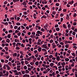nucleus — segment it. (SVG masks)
Listing matches in <instances>:
<instances>
[{
  "label": "nucleus",
  "instance_id": "1",
  "mask_svg": "<svg viewBox=\"0 0 77 77\" xmlns=\"http://www.w3.org/2000/svg\"><path fill=\"white\" fill-rule=\"evenodd\" d=\"M42 51H45L44 54V55H45L47 54V52L46 51L47 50L44 48H43L42 49Z\"/></svg>",
  "mask_w": 77,
  "mask_h": 77
},
{
  "label": "nucleus",
  "instance_id": "2",
  "mask_svg": "<svg viewBox=\"0 0 77 77\" xmlns=\"http://www.w3.org/2000/svg\"><path fill=\"white\" fill-rule=\"evenodd\" d=\"M42 48H47V44L43 45L42 46Z\"/></svg>",
  "mask_w": 77,
  "mask_h": 77
},
{
  "label": "nucleus",
  "instance_id": "3",
  "mask_svg": "<svg viewBox=\"0 0 77 77\" xmlns=\"http://www.w3.org/2000/svg\"><path fill=\"white\" fill-rule=\"evenodd\" d=\"M74 3V1H72L71 2H68V4H69V5H72Z\"/></svg>",
  "mask_w": 77,
  "mask_h": 77
},
{
  "label": "nucleus",
  "instance_id": "4",
  "mask_svg": "<svg viewBox=\"0 0 77 77\" xmlns=\"http://www.w3.org/2000/svg\"><path fill=\"white\" fill-rule=\"evenodd\" d=\"M23 77H30V75L28 74H25L23 75Z\"/></svg>",
  "mask_w": 77,
  "mask_h": 77
},
{
  "label": "nucleus",
  "instance_id": "5",
  "mask_svg": "<svg viewBox=\"0 0 77 77\" xmlns=\"http://www.w3.org/2000/svg\"><path fill=\"white\" fill-rule=\"evenodd\" d=\"M6 65V66L7 67V69L8 70H9L10 69V67L8 66V65H6Z\"/></svg>",
  "mask_w": 77,
  "mask_h": 77
},
{
  "label": "nucleus",
  "instance_id": "6",
  "mask_svg": "<svg viewBox=\"0 0 77 77\" xmlns=\"http://www.w3.org/2000/svg\"><path fill=\"white\" fill-rule=\"evenodd\" d=\"M17 56V53H14L13 54V57H16Z\"/></svg>",
  "mask_w": 77,
  "mask_h": 77
},
{
  "label": "nucleus",
  "instance_id": "7",
  "mask_svg": "<svg viewBox=\"0 0 77 77\" xmlns=\"http://www.w3.org/2000/svg\"><path fill=\"white\" fill-rule=\"evenodd\" d=\"M56 60H57V61H59V60H60V57H59V56L57 57Z\"/></svg>",
  "mask_w": 77,
  "mask_h": 77
},
{
  "label": "nucleus",
  "instance_id": "8",
  "mask_svg": "<svg viewBox=\"0 0 77 77\" xmlns=\"http://www.w3.org/2000/svg\"><path fill=\"white\" fill-rule=\"evenodd\" d=\"M7 42H8V43H9L10 42V40L9 39V38H7L6 41Z\"/></svg>",
  "mask_w": 77,
  "mask_h": 77
},
{
  "label": "nucleus",
  "instance_id": "9",
  "mask_svg": "<svg viewBox=\"0 0 77 77\" xmlns=\"http://www.w3.org/2000/svg\"><path fill=\"white\" fill-rule=\"evenodd\" d=\"M63 28L65 29H67V28L66 27V25H65V24H63Z\"/></svg>",
  "mask_w": 77,
  "mask_h": 77
},
{
  "label": "nucleus",
  "instance_id": "10",
  "mask_svg": "<svg viewBox=\"0 0 77 77\" xmlns=\"http://www.w3.org/2000/svg\"><path fill=\"white\" fill-rule=\"evenodd\" d=\"M50 65L51 67H52L53 66H54V63H50Z\"/></svg>",
  "mask_w": 77,
  "mask_h": 77
},
{
  "label": "nucleus",
  "instance_id": "11",
  "mask_svg": "<svg viewBox=\"0 0 77 77\" xmlns=\"http://www.w3.org/2000/svg\"><path fill=\"white\" fill-rule=\"evenodd\" d=\"M25 72L26 74H29V71H28L27 70H26Z\"/></svg>",
  "mask_w": 77,
  "mask_h": 77
},
{
  "label": "nucleus",
  "instance_id": "12",
  "mask_svg": "<svg viewBox=\"0 0 77 77\" xmlns=\"http://www.w3.org/2000/svg\"><path fill=\"white\" fill-rule=\"evenodd\" d=\"M65 60L66 62H68V61L69 60V59L68 58H65Z\"/></svg>",
  "mask_w": 77,
  "mask_h": 77
},
{
  "label": "nucleus",
  "instance_id": "13",
  "mask_svg": "<svg viewBox=\"0 0 77 77\" xmlns=\"http://www.w3.org/2000/svg\"><path fill=\"white\" fill-rule=\"evenodd\" d=\"M56 31H57L58 32H59L60 30V29H59V28L58 27L56 28Z\"/></svg>",
  "mask_w": 77,
  "mask_h": 77
},
{
  "label": "nucleus",
  "instance_id": "14",
  "mask_svg": "<svg viewBox=\"0 0 77 77\" xmlns=\"http://www.w3.org/2000/svg\"><path fill=\"white\" fill-rule=\"evenodd\" d=\"M35 65H36L37 66H38V65H39V62L37 61L35 63Z\"/></svg>",
  "mask_w": 77,
  "mask_h": 77
},
{
  "label": "nucleus",
  "instance_id": "15",
  "mask_svg": "<svg viewBox=\"0 0 77 77\" xmlns=\"http://www.w3.org/2000/svg\"><path fill=\"white\" fill-rule=\"evenodd\" d=\"M16 24L17 26H20V25H21V23L19 22H17Z\"/></svg>",
  "mask_w": 77,
  "mask_h": 77
},
{
  "label": "nucleus",
  "instance_id": "16",
  "mask_svg": "<svg viewBox=\"0 0 77 77\" xmlns=\"http://www.w3.org/2000/svg\"><path fill=\"white\" fill-rule=\"evenodd\" d=\"M61 64L62 66H63V65H65V62L61 63Z\"/></svg>",
  "mask_w": 77,
  "mask_h": 77
},
{
  "label": "nucleus",
  "instance_id": "17",
  "mask_svg": "<svg viewBox=\"0 0 77 77\" xmlns=\"http://www.w3.org/2000/svg\"><path fill=\"white\" fill-rule=\"evenodd\" d=\"M19 0H13V2H14V3H15L16 2H19Z\"/></svg>",
  "mask_w": 77,
  "mask_h": 77
},
{
  "label": "nucleus",
  "instance_id": "18",
  "mask_svg": "<svg viewBox=\"0 0 77 77\" xmlns=\"http://www.w3.org/2000/svg\"><path fill=\"white\" fill-rule=\"evenodd\" d=\"M28 63H29L28 61L27 60H25V64H26V65H27V64H28Z\"/></svg>",
  "mask_w": 77,
  "mask_h": 77
},
{
  "label": "nucleus",
  "instance_id": "19",
  "mask_svg": "<svg viewBox=\"0 0 77 77\" xmlns=\"http://www.w3.org/2000/svg\"><path fill=\"white\" fill-rule=\"evenodd\" d=\"M62 11V7H60L59 9H58V11Z\"/></svg>",
  "mask_w": 77,
  "mask_h": 77
},
{
  "label": "nucleus",
  "instance_id": "20",
  "mask_svg": "<svg viewBox=\"0 0 77 77\" xmlns=\"http://www.w3.org/2000/svg\"><path fill=\"white\" fill-rule=\"evenodd\" d=\"M22 5H27V3H26V2H24L22 3Z\"/></svg>",
  "mask_w": 77,
  "mask_h": 77
},
{
  "label": "nucleus",
  "instance_id": "21",
  "mask_svg": "<svg viewBox=\"0 0 77 77\" xmlns=\"http://www.w3.org/2000/svg\"><path fill=\"white\" fill-rule=\"evenodd\" d=\"M3 69H6V65H4L3 67Z\"/></svg>",
  "mask_w": 77,
  "mask_h": 77
},
{
  "label": "nucleus",
  "instance_id": "22",
  "mask_svg": "<svg viewBox=\"0 0 77 77\" xmlns=\"http://www.w3.org/2000/svg\"><path fill=\"white\" fill-rule=\"evenodd\" d=\"M69 47V45L68 44H67L65 45V47L66 48H68Z\"/></svg>",
  "mask_w": 77,
  "mask_h": 77
},
{
  "label": "nucleus",
  "instance_id": "23",
  "mask_svg": "<svg viewBox=\"0 0 77 77\" xmlns=\"http://www.w3.org/2000/svg\"><path fill=\"white\" fill-rule=\"evenodd\" d=\"M4 25H5V26H7L8 25V22H5L4 23Z\"/></svg>",
  "mask_w": 77,
  "mask_h": 77
},
{
  "label": "nucleus",
  "instance_id": "24",
  "mask_svg": "<svg viewBox=\"0 0 77 77\" xmlns=\"http://www.w3.org/2000/svg\"><path fill=\"white\" fill-rule=\"evenodd\" d=\"M76 33L75 32H73L72 33V35H74V36H75V34H76Z\"/></svg>",
  "mask_w": 77,
  "mask_h": 77
},
{
  "label": "nucleus",
  "instance_id": "25",
  "mask_svg": "<svg viewBox=\"0 0 77 77\" xmlns=\"http://www.w3.org/2000/svg\"><path fill=\"white\" fill-rule=\"evenodd\" d=\"M56 14V11H53L52 12V14H53V15H55Z\"/></svg>",
  "mask_w": 77,
  "mask_h": 77
},
{
  "label": "nucleus",
  "instance_id": "26",
  "mask_svg": "<svg viewBox=\"0 0 77 77\" xmlns=\"http://www.w3.org/2000/svg\"><path fill=\"white\" fill-rule=\"evenodd\" d=\"M8 64L9 65H11V66H12V65H11L12 64V63H11V62H9Z\"/></svg>",
  "mask_w": 77,
  "mask_h": 77
},
{
  "label": "nucleus",
  "instance_id": "27",
  "mask_svg": "<svg viewBox=\"0 0 77 77\" xmlns=\"http://www.w3.org/2000/svg\"><path fill=\"white\" fill-rule=\"evenodd\" d=\"M7 38H11V35H7Z\"/></svg>",
  "mask_w": 77,
  "mask_h": 77
},
{
  "label": "nucleus",
  "instance_id": "28",
  "mask_svg": "<svg viewBox=\"0 0 77 77\" xmlns=\"http://www.w3.org/2000/svg\"><path fill=\"white\" fill-rule=\"evenodd\" d=\"M53 56L52 55H51L50 56H49V59H51L52 57H53Z\"/></svg>",
  "mask_w": 77,
  "mask_h": 77
},
{
  "label": "nucleus",
  "instance_id": "29",
  "mask_svg": "<svg viewBox=\"0 0 77 77\" xmlns=\"http://www.w3.org/2000/svg\"><path fill=\"white\" fill-rule=\"evenodd\" d=\"M24 69H27V66H24Z\"/></svg>",
  "mask_w": 77,
  "mask_h": 77
},
{
  "label": "nucleus",
  "instance_id": "30",
  "mask_svg": "<svg viewBox=\"0 0 77 77\" xmlns=\"http://www.w3.org/2000/svg\"><path fill=\"white\" fill-rule=\"evenodd\" d=\"M37 51H37V50H36L34 51V54H36V53H37Z\"/></svg>",
  "mask_w": 77,
  "mask_h": 77
},
{
  "label": "nucleus",
  "instance_id": "31",
  "mask_svg": "<svg viewBox=\"0 0 77 77\" xmlns=\"http://www.w3.org/2000/svg\"><path fill=\"white\" fill-rule=\"evenodd\" d=\"M67 27L68 28H71V25L69 24L67 26Z\"/></svg>",
  "mask_w": 77,
  "mask_h": 77
},
{
  "label": "nucleus",
  "instance_id": "32",
  "mask_svg": "<svg viewBox=\"0 0 77 77\" xmlns=\"http://www.w3.org/2000/svg\"><path fill=\"white\" fill-rule=\"evenodd\" d=\"M5 74H6V76H8L9 75V72H8V71H7Z\"/></svg>",
  "mask_w": 77,
  "mask_h": 77
},
{
  "label": "nucleus",
  "instance_id": "33",
  "mask_svg": "<svg viewBox=\"0 0 77 77\" xmlns=\"http://www.w3.org/2000/svg\"><path fill=\"white\" fill-rule=\"evenodd\" d=\"M23 13H24V15H27V14H28L27 12L26 11L24 12H23Z\"/></svg>",
  "mask_w": 77,
  "mask_h": 77
},
{
  "label": "nucleus",
  "instance_id": "34",
  "mask_svg": "<svg viewBox=\"0 0 77 77\" xmlns=\"http://www.w3.org/2000/svg\"><path fill=\"white\" fill-rule=\"evenodd\" d=\"M17 16L16 15H15L14 16V18H15V20H17Z\"/></svg>",
  "mask_w": 77,
  "mask_h": 77
},
{
  "label": "nucleus",
  "instance_id": "35",
  "mask_svg": "<svg viewBox=\"0 0 77 77\" xmlns=\"http://www.w3.org/2000/svg\"><path fill=\"white\" fill-rule=\"evenodd\" d=\"M14 74L16 75H19V74L18 73V72H16V73H15Z\"/></svg>",
  "mask_w": 77,
  "mask_h": 77
},
{
  "label": "nucleus",
  "instance_id": "36",
  "mask_svg": "<svg viewBox=\"0 0 77 77\" xmlns=\"http://www.w3.org/2000/svg\"><path fill=\"white\" fill-rule=\"evenodd\" d=\"M17 28H18V26H15L14 27V29H17Z\"/></svg>",
  "mask_w": 77,
  "mask_h": 77
},
{
  "label": "nucleus",
  "instance_id": "37",
  "mask_svg": "<svg viewBox=\"0 0 77 77\" xmlns=\"http://www.w3.org/2000/svg\"><path fill=\"white\" fill-rule=\"evenodd\" d=\"M34 64H35V63H33V62H31L30 63V64L31 65H33Z\"/></svg>",
  "mask_w": 77,
  "mask_h": 77
},
{
  "label": "nucleus",
  "instance_id": "38",
  "mask_svg": "<svg viewBox=\"0 0 77 77\" xmlns=\"http://www.w3.org/2000/svg\"><path fill=\"white\" fill-rule=\"evenodd\" d=\"M59 27V25H58V24H57L56 25H55L54 27Z\"/></svg>",
  "mask_w": 77,
  "mask_h": 77
},
{
  "label": "nucleus",
  "instance_id": "39",
  "mask_svg": "<svg viewBox=\"0 0 77 77\" xmlns=\"http://www.w3.org/2000/svg\"><path fill=\"white\" fill-rule=\"evenodd\" d=\"M77 25V23L76 22H74L73 23V26H76Z\"/></svg>",
  "mask_w": 77,
  "mask_h": 77
},
{
  "label": "nucleus",
  "instance_id": "40",
  "mask_svg": "<svg viewBox=\"0 0 77 77\" xmlns=\"http://www.w3.org/2000/svg\"><path fill=\"white\" fill-rule=\"evenodd\" d=\"M21 63L23 66L24 65V61H21Z\"/></svg>",
  "mask_w": 77,
  "mask_h": 77
},
{
  "label": "nucleus",
  "instance_id": "41",
  "mask_svg": "<svg viewBox=\"0 0 77 77\" xmlns=\"http://www.w3.org/2000/svg\"><path fill=\"white\" fill-rule=\"evenodd\" d=\"M52 47L53 48H56V45H52Z\"/></svg>",
  "mask_w": 77,
  "mask_h": 77
},
{
  "label": "nucleus",
  "instance_id": "42",
  "mask_svg": "<svg viewBox=\"0 0 77 77\" xmlns=\"http://www.w3.org/2000/svg\"><path fill=\"white\" fill-rule=\"evenodd\" d=\"M7 57H6V58L7 59H8L9 57H10L9 55H6Z\"/></svg>",
  "mask_w": 77,
  "mask_h": 77
},
{
  "label": "nucleus",
  "instance_id": "43",
  "mask_svg": "<svg viewBox=\"0 0 77 77\" xmlns=\"http://www.w3.org/2000/svg\"><path fill=\"white\" fill-rule=\"evenodd\" d=\"M8 33H12V30H10L8 31Z\"/></svg>",
  "mask_w": 77,
  "mask_h": 77
},
{
  "label": "nucleus",
  "instance_id": "44",
  "mask_svg": "<svg viewBox=\"0 0 77 77\" xmlns=\"http://www.w3.org/2000/svg\"><path fill=\"white\" fill-rule=\"evenodd\" d=\"M57 15L55 16V18H58V16H59V14H57Z\"/></svg>",
  "mask_w": 77,
  "mask_h": 77
},
{
  "label": "nucleus",
  "instance_id": "45",
  "mask_svg": "<svg viewBox=\"0 0 77 77\" xmlns=\"http://www.w3.org/2000/svg\"><path fill=\"white\" fill-rule=\"evenodd\" d=\"M41 30V31H42V32H45V30H44V29L43 28H42Z\"/></svg>",
  "mask_w": 77,
  "mask_h": 77
},
{
  "label": "nucleus",
  "instance_id": "46",
  "mask_svg": "<svg viewBox=\"0 0 77 77\" xmlns=\"http://www.w3.org/2000/svg\"><path fill=\"white\" fill-rule=\"evenodd\" d=\"M42 17H43V18H47V16H45V15H43L42 16Z\"/></svg>",
  "mask_w": 77,
  "mask_h": 77
},
{
  "label": "nucleus",
  "instance_id": "47",
  "mask_svg": "<svg viewBox=\"0 0 77 77\" xmlns=\"http://www.w3.org/2000/svg\"><path fill=\"white\" fill-rule=\"evenodd\" d=\"M64 15L63 14L61 13L60 14V17H63V16Z\"/></svg>",
  "mask_w": 77,
  "mask_h": 77
},
{
  "label": "nucleus",
  "instance_id": "48",
  "mask_svg": "<svg viewBox=\"0 0 77 77\" xmlns=\"http://www.w3.org/2000/svg\"><path fill=\"white\" fill-rule=\"evenodd\" d=\"M41 48H38V50L39 52L41 51Z\"/></svg>",
  "mask_w": 77,
  "mask_h": 77
},
{
  "label": "nucleus",
  "instance_id": "49",
  "mask_svg": "<svg viewBox=\"0 0 77 77\" xmlns=\"http://www.w3.org/2000/svg\"><path fill=\"white\" fill-rule=\"evenodd\" d=\"M76 16H77V14H76V13H74L73 15V17H76Z\"/></svg>",
  "mask_w": 77,
  "mask_h": 77
},
{
  "label": "nucleus",
  "instance_id": "50",
  "mask_svg": "<svg viewBox=\"0 0 77 77\" xmlns=\"http://www.w3.org/2000/svg\"><path fill=\"white\" fill-rule=\"evenodd\" d=\"M29 42H32V38H29Z\"/></svg>",
  "mask_w": 77,
  "mask_h": 77
},
{
  "label": "nucleus",
  "instance_id": "51",
  "mask_svg": "<svg viewBox=\"0 0 77 77\" xmlns=\"http://www.w3.org/2000/svg\"><path fill=\"white\" fill-rule=\"evenodd\" d=\"M7 3H8V2H7V1H5L4 2V4L5 5H6Z\"/></svg>",
  "mask_w": 77,
  "mask_h": 77
},
{
  "label": "nucleus",
  "instance_id": "52",
  "mask_svg": "<svg viewBox=\"0 0 77 77\" xmlns=\"http://www.w3.org/2000/svg\"><path fill=\"white\" fill-rule=\"evenodd\" d=\"M74 7H75V6H77V3H75L73 5Z\"/></svg>",
  "mask_w": 77,
  "mask_h": 77
},
{
  "label": "nucleus",
  "instance_id": "53",
  "mask_svg": "<svg viewBox=\"0 0 77 77\" xmlns=\"http://www.w3.org/2000/svg\"><path fill=\"white\" fill-rule=\"evenodd\" d=\"M1 62H2V63H4L5 61H4V60L3 59H1Z\"/></svg>",
  "mask_w": 77,
  "mask_h": 77
},
{
  "label": "nucleus",
  "instance_id": "54",
  "mask_svg": "<svg viewBox=\"0 0 77 77\" xmlns=\"http://www.w3.org/2000/svg\"><path fill=\"white\" fill-rule=\"evenodd\" d=\"M5 62L6 63H8V60H5Z\"/></svg>",
  "mask_w": 77,
  "mask_h": 77
},
{
  "label": "nucleus",
  "instance_id": "55",
  "mask_svg": "<svg viewBox=\"0 0 77 77\" xmlns=\"http://www.w3.org/2000/svg\"><path fill=\"white\" fill-rule=\"evenodd\" d=\"M25 71H22V74H25Z\"/></svg>",
  "mask_w": 77,
  "mask_h": 77
},
{
  "label": "nucleus",
  "instance_id": "56",
  "mask_svg": "<svg viewBox=\"0 0 77 77\" xmlns=\"http://www.w3.org/2000/svg\"><path fill=\"white\" fill-rule=\"evenodd\" d=\"M41 32H40V31H37V33H38V34H40Z\"/></svg>",
  "mask_w": 77,
  "mask_h": 77
},
{
  "label": "nucleus",
  "instance_id": "57",
  "mask_svg": "<svg viewBox=\"0 0 77 77\" xmlns=\"http://www.w3.org/2000/svg\"><path fill=\"white\" fill-rule=\"evenodd\" d=\"M60 63H61L60 62H59L57 64V65H58V66H60V65H61L60 64Z\"/></svg>",
  "mask_w": 77,
  "mask_h": 77
},
{
  "label": "nucleus",
  "instance_id": "58",
  "mask_svg": "<svg viewBox=\"0 0 77 77\" xmlns=\"http://www.w3.org/2000/svg\"><path fill=\"white\" fill-rule=\"evenodd\" d=\"M35 56L36 57H38V54H37L35 55Z\"/></svg>",
  "mask_w": 77,
  "mask_h": 77
},
{
  "label": "nucleus",
  "instance_id": "59",
  "mask_svg": "<svg viewBox=\"0 0 77 77\" xmlns=\"http://www.w3.org/2000/svg\"><path fill=\"white\" fill-rule=\"evenodd\" d=\"M14 38H18V36L17 35H15L14 36Z\"/></svg>",
  "mask_w": 77,
  "mask_h": 77
},
{
  "label": "nucleus",
  "instance_id": "60",
  "mask_svg": "<svg viewBox=\"0 0 77 77\" xmlns=\"http://www.w3.org/2000/svg\"><path fill=\"white\" fill-rule=\"evenodd\" d=\"M56 5L57 6H59V4L58 3H57L56 4Z\"/></svg>",
  "mask_w": 77,
  "mask_h": 77
},
{
  "label": "nucleus",
  "instance_id": "61",
  "mask_svg": "<svg viewBox=\"0 0 77 77\" xmlns=\"http://www.w3.org/2000/svg\"><path fill=\"white\" fill-rule=\"evenodd\" d=\"M20 18L19 17H17V21H19L20 20Z\"/></svg>",
  "mask_w": 77,
  "mask_h": 77
},
{
  "label": "nucleus",
  "instance_id": "62",
  "mask_svg": "<svg viewBox=\"0 0 77 77\" xmlns=\"http://www.w3.org/2000/svg\"><path fill=\"white\" fill-rule=\"evenodd\" d=\"M19 31H18L17 30H16V31H15V32L16 33H18V32H19Z\"/></svg>",
  "mask_w": 77,
  "mask_h": 77
},
{
  "label": "nucleus",
  "instance_id": "63",
  "mask_svg": "<svg viewBox=\"0 0 77 77\" xmlns=\"http://www.w3.org/2000/svg\"><path fill=\"white\" fill-rule=\"evenodd\" d=\"M21 32H19V33L17 34V35H18V36H20V35H21Z\"/></svg>",
  "mask_w": 77,
  "mask_h": 77
},
{
  "label": "nucleus",
  "instance_id": "64",
  "mask_svg": "<svg viewBox=\"0 0 77 77\" xmlns=\"http://www.w3.org/2000/svg\"><path fill=\"white\" fill-rule=\"evenodd\" d=\"M32 35H35V32H32Z\"/></svg>",
  "mask_w": 77,
  "mask_h": 77
}]
</instances>
